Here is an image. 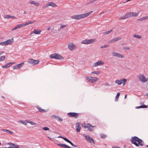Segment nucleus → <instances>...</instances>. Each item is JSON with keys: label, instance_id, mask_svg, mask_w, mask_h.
<instances>
[{"label": "nucleus", "instance_id": "59", "mask_svg": "<svg viewBox=\"0 0 148 148\" xmlns=\"http://www.w3.org/2000/svg\"><path fill=\"white\" fill-rule=\"evenodd\" d=\"M127 94H125V99H126V98H127Z\"/></svg>", "mask_w": 148, "mask_h": 148}, {"label": "nucleus", "instance_id": "56", "mask_svg": "<svg viewBox=\"0 0 148 148\" xmlns=\"http://www.w3.org/2000/svg\"><path fill=\"white\" fill-rule=\"evenodd\" d=\"M3 51H1L0 52V56L2 55V54L3 53Z\"/></svg>", "mask_w": 148, "mask_h": 148}, {"label": "nucleus", "instance_id": "48", "mask_svg": "<svg viewBox=\"0 0 148 148\" xmlns=\"http://www.w3.org/2000/svg\"><path fill=\"white\" fill-rule=\"evenodd\" d=\"M42 129L44 130H49V128L47 127H43Z\"/></svg>", "mask_w": 148, "mask_h": 148}, {"label": "nucleus", "instance_id": "15", "mask_svg": "<svg viewBox=\"0 0 148 148\" xmlns=\"http://www.w3.org/2000/svg\"><path fill=\"white\" fill-rule=\"evenodd\" d=\"M24 63L23 62L21 63L20 64H17L16 66H13V68L14 69H18L21 68L23 65Z\"/></svg>", "mask_w": 148, "mask_h": 148}, {"label": "nucleus", "instance_id": "26", "mask_svg": "<svg viewBox=\"0 0 148 148\" xmlns=\"http://www.w3.org/2000/svg\"><path fill=\"white\" fill-rule=\"evenodd\" d=\"M1 130L2 131L5 132L7 133H9V134H12L13 133L12 132V131H11L8 130H7V129H1Z\"/></svg>", "mask_w": 148, "mask_h": 148}, {"label": "nucleus", "instance_id": "2", "mask_svg": "<svg viewBox=\"0 0 148 148\" xmlns=\"http://www.w3.org/2000/svg\"><path fill=\"white\" fill-rule=\"evenodd\" d=\"M93 11H91L85 14H83L79 15H75L71 16V18L73 19H76L77 20H79L82 18H85L90 14L93 12Z\"/></svg>", "mask_w": 148, "mask_h": 148}, {"label": "nucleus", "instance_id": "11", "mask_svg": "<svg viewBox=\"0 0 148 148\" xmlns=\"http://www.w3.org/2000/svg\"><path fill=\"white\" fill-rule=\"evenodd\" d=\"M94 126H92L89 123L87 124L86 125H85L84 127L85 128H87L88 130L90 131H92L93 130V127Z\"/></svg>", "mask_w": 148, "mask_h": 148}, {"label": "nucleus", "instance_id": "5", "mask_svg": "<svg viewBox=\"0 0 148 148\" xmlns=\"http://www.w3.org/2000/svg\"><path fill=\"white\" fill-rule=\"evenodd\" d=\"M49 57L52 58H54L58 60L61 59L62 56L57 53H54L50 55Z\"/></svg>", "mask_w": 148, "mask_h": 148}, {"label": "nucleus", "instance_id": "4", "mask_svg": "<svg viewBox=\"0 0 148 148\" xmlns=\"http://www.w3.org/2000/svg\"><path fill=\"white\" fill-rule=\"evenodd\" d=\"M127 82V79H121L120 80H116L115 81V83L119 85L121 84L122 83L123 85L124 86L126 84Z\"/></svg>", "mask_w": 148, "mask_h": 148}, {"label": "nucleus", "instance_id": "3", "mask_svg": "<svg viewBox=\"0 0 148 148\" xmlns=\"http://www.w3.org/2000/svg\"><path fill=\"white\" fill-rule=\"evenodd\" d=\"M13 42V38L6 40L5 41L0 42V45L2 46H6L8 45L11 44Z\"/></svg>", "mask_w": 148, "mask_h": 148}, {"label": "nucleus", "instance_id": "38", "mask_svg": "<svg viewBox=\"0 0 148 148\" xmlns=\"http://www.w3.org/2000/svg\"><path fill=\"white\" fill-rule=\"evenodd\" d=\"M127 18L125 14L123 16L119 18V19H125Z\"/></svg>", "mask_w": 148, "mask_h": 148}, {"label": "nucleus", "instance_id": "42", "mask_svg": "<svg viewBox=\"0 0 148 148\" xmlns=\"http://www.w3.org/2000/svg\"><path fill=\"white\" fill-rule=\"evenodd\" d=\"M56 119L57 120L60 121H62V119L61 118L58 116H57V118H56Z\"/></svg>", "mask_w": 148, "mask_h": 148}, {"label": "nucleus", "instance_id": "1", "mask_svg": "<svg viewBox=\"0 0 148 148\" xmlns=\"http://www.w3.org/2000/svg\"><path fill=\"white\" fill-rule=\"evenodd\" d=\"M131 143L135 145L136 147H139V145L142 146L144 145L143 141L140 139L136 136H134L131 138Z\"/></svg>", "mask_w": 148, "mask_h": 148}, {"label": "nucleus", "instance_id": "34", "mask_svg": "<svg viewBox=\"0 0 148 148\" xmlns=\"http://www.w3.org/2000/svg\"><path fill=\"white\" fill-rule=\"evenodd\" d=\"M138 15V13L135 12H132V16H134V17L137 16Z\"/></svg>", "mask_w": 148, "mask_h": 148}, {"label": "nucleus", "instance_id": "40", "mask_svg": "<svg viewBox=\"0 0 148 148\" xmlns=\"http://www.w3.org/2000/svg\"><path fill=\"white\" fill-rule=\"evenodd\" d=\"M19 122L25 125H27L26 123H25V122L24 121H23V120H21V121H19Z\"/></svg>", "mask_w": 148, "mask_h": 148}, {"label": "nucleus", "instance_id": "16", "mask_svg": "<svg viewBox=\"0 0 148 148\" xmlns=\"http://www.w3.org/2000/svg\"><path fill=\"white\" fill-rule=\"evenodd\" d=\"M23 26H24V24H20L17 25L14 28H13L12 30V31L14 30L15 29H17Z\"/></svg>", "mask_w": 148, "mask_h": 148}, {"label": "nucleus", "instance_id": "31", "mask_svg": "<svg viewBox=\"0 0 148 148\" xmlns=\"http://www.w3.org/2000/svg\"><path fill=\"white\" fill-rule=\"evenodd\" d=\"M133 37L137 39H140L142 38L141 36L136 34H134Z\"/></svg>", "mask_w": 148, "mask_h": 148}, {"label": "nucleus", "instance_id": "47", "mask_svg": "<svg viewBox=\"0 0 148 148\" xmlns=\"http://www.w3.org/2000/svg\"><path fill=\"white\" fill-rule=\"evenodd\" d=\"M123 49L125 50H129L130 49V48L129 47H123Z\"/></svg>", "mask_w": 148, "mask_h": 148}, {"label": "nucleus", "instance_id": "23", "mask_svg": "<svg viewBox=\"0 0 148 148\" xmlns=\"http://www.w3.org/2000/svg\"><path fill=\"white\" fill-rule=\"evenodd\" d=\"M36 107L38 109L39 111L41 112H47L46 110L41 109V108L38 106H37Z\"/></svg>", "mask_w": 148, "mask_h": 148}, {"label": "nucleus", "instance_id": "19", "mask_svg": "<svg viewBox=\"0 0 148 148\" xmlns=\"http://www.w3.org/2000/svg\"><path fill=\"white\" fill-rule=\"evenodd\" d=\"M7 144L10 145L11 148H17V147L18 145L11 143H7Z\"/></svg>", "mask_w": 148, "mask_h": 148}, {"label": "nucleus", "instance_id": "52", "mask_svg": "<svg viewBox=\"0 0 148 148\" xmlns=\"http://www.w3.org/2000/svg\"><path fill=\"white\" fill-rule=\"evenodd\" d=\"M14 62H9V63H7V64H8V66L9 67V66H10L12 64H14Z\"/></svg>", "mask_w": 148, "mask_h": 148}, {"label": "nucleus", "instance_id": "12", "mask_svg": "<svg viewBox=\"0 0 148 148\" xmlns=\"http://www.w3.org/2000/svg\"><path fill=\"white\" fill-rule=\"evenodd\" d=\"M68 115L70 117H75L77 118L78 116V113L75 112H70L68 114Z\"/></svg>", "mask_w": 148, "mask_h": 148}, {"label": "nucleus", "instance_id": "6", "mask_svg": "<svg viewBox=\"0 0 148 148\" xmlns=\"http://www.w3.org/2000/svg\"><path fill=\"white\" fill-rule=\"evenodd\" d=\"M95 42V40L94 39H91L89 40L85 39L82 41V43L84 44H89L93 43Z\"/></svg>", "mask_w": 148, "mask_h": 148}, {"label": "nucleus", "instance_id": "36", "mask_svg": "<svg viewBox=\"0 0 148 148\" xmlns=\"http://www.w3.org/2000/svg\"><path fill=\"white\" fill-rule=\"evenodd\" d=\"M112 31V30L111 29V30H110L108 31L104 32H103V34L107 35V34H108L110 33Z\"/></svg>", "mask_w": 148, "mask_h": 148}, {"label": "nucleus", "instance_id": "33", "mask_svg": "<svg viewBox=\"0 0 148 148\" xmlns=\"http://www.w3.org/2000/svg\"><path fill=\"white\" fill-rule=\"evenodd\" d=\"M116 57L120 58H124V56L118 53Z\"/></svg>", "mask_w": 148, "mask_h": 148}, {"label": "nucleus", "instance_id": "27", "mask_svg": "<svg viewBox=\"0 0 148 148\" xmlns=\"http://www.w3.org/2000/svg\"><path fill=\"white\" fill-rule=\"evenodd\" d=\"M41 32V31H38L37 29H34L33 33L36 34H40Z\"/></svg>", "mask_w": 148, "mask_h": 148}, {"label": "nucleus", "instance_id": "13", "mask_svg": "<svg viewBox=\"0 0 148 148\" xmlns=\"http://www.w3.org/2000/svg\"><path fill=\"white\" fill-rule=\"evenodd\" d=\"M103 64L104 62L103 61L101 60H99L94 64L93 65V66L95 67L101 65Z\"/></svg>", "mask_w": 148, "mask_h": 148}, {"label": "nucleus", "instance_id": "32", "mask_svg": "<svg viewBox=\"0 0 148 148\" xmlns=\"http://www.w3.org/2000/svg\"><path fill=\"white\" fill-rule=\"evenodd\" d=\"M100 73V71H95L91 72V73L97 75L99 74Z\"/></svg>", "mask_w": 148, "mask_h": 148}, {"label": "nucleus", "instance_id": "28", "mask_svg": "<svg viewBox=\"0 0 148 148\" xmlns=\"http://www.w3.org/2000/svg\"><path fill=\"white\" fill-rule=\"evenodd\" d=\"M148 18V16H145L139 18L138 19V21H141L145 20Z\"/></svg>", "mask_w": 148, "mask_h": 148}, {"label": "nucleus", "instance_id": "63", "mask_svg": "<svg viewBox=\"0 0 148 148\" xmlns=\"http://www.w3.org/2000/svg\"><path fill=\"white\" fill-rule=\"evenodd\" d=\"M146 96L148 97V93H146Z\"/></svg>", "mask_w": 148, "mask_h": 148}, {"label": "nucleus", "instance_id": "20", "mask_svg": "<svg viewBox=\"0 0 148 148\" xmlns=\"http://www.w3.org/2000/svg\"><path fill=\"white\" fill-rule=\"evenodd\" d=\"M29 3L31 4H34L37 6H39V3L35 1H30Z\"/></svg>", "mask_w": 148, "mask_h": 148}, {"label": "nucleus", "instance_id": "29", "mask_svg": "<svg viewBox=\"0 0 148 148\" xmlns=\"http://www.w3.org/2000/svg\"><path fill=\"white\" fill-rule=\"evenodd\" d=\"M127 18L132 16V12H130L126 13L125 14Z\"/></svg>", "mask_w": 148, "mask_h": 148}, {"label": "nucleus", "instance_id": "30", "mask_svg": "<svg viewBox=\"0 0 148 148\" xmlns=\"http://www.w3.org/2000/svg\"><path fill=\"white\" fill-rule=\"evenodd\" d=\"M148 107V106L146 105H144L142 106H138L136 107V108L137 109H139L140 108H147Z\"/></svg>", "mask_w": 148, "mask_h": 148}, {"label": "nucleus", "instance_id": "61", "mask_svg": "<svg viewBox=\"0 0 148 148\" xmlns=\"http://www.w3.org/2000/svg\"><path fill=\"white\" fill-rule=\"evenodd\" d=\"M85 125H84V124H82V127H84V126Z\"/></svg>", "mask_w": 148, "mask_h": 148}, {"label": "nucleus", "instance_id": "44", "mask_svg": "<svg viewBox=\"0 0 148 148\" xmlns=\"http://www.w3.org/2000/svg\"><path fill=\"white\" fill-rule=\"evenodd\" d=\"M109 46V45H106L103 46H101V48H107Z\"/></svg>", "mask_w": 148, "mask_h": 148}, {"label": "nucleus", "instance_id": "45", "mask_svg": "<svg viewBox=\"0 0 148 148\" xmlns=\"http://www.w3.org/2000/svg\"><path fill=\"white\" fill-rule=\"evenodd\" d=\"M100 136L101 137V138H105L106 136V135L104 134H101L100 135Z\"/></svg>", "mask_w": 148, "mask_h": 148}, {"label": "nucleus", "instance_id": "37", "mask_svg": "<svg viewBox=\"0 0 148 148\" xmlns=\"http://www.w3.org/2000/svg\"><path fill=\"white\" fill-rule=\"evenodd\" d=\"M49 6V5H48V2L46 3V4L43 5L42 7V8L43 9H46V8H47V7H48Z\"/></svg>", "mask_w": 148, "mask_h": 148}, {"label": "nucleus", "instance_id": "43", "mask_svg": "<svg viewBox=\"0 0 148 148\" xmlns=\"http://www.w3.org/2000/svg\"><path fill=\"white\" fill-rule=\"evenodd\" d=\"M5 57L4 56H3L0 57V61L4 60L5 59Z\"/></svg>", "mask_w": 148, "mask_h": 148}, {"label": "nucleus", "instance_id": "62", "mask_svg": "<svg viewBox=\"0 0 148 148\" xmlns=\"http://www.w3.org/2000/svg\"><path fill=\"white\" fill-rule=\"evenodd\" d=\"M11 148V147H10H10H4V148Z\"/></svg>", "mask_w": 148, "mask_h": 148}, {"label": "nucleus", "instance_id": "41", "mask_svg": "<svg viewBox=\"0 0 148 148\" xmlns=\"http://www.w3.org/2000/svg\"><path fill=\"white\" fill-rule=\"evenodd\" d=\"M63 139L65 141H66L67 142L69 143H70V142H71L68 139L64 137V138H63Z\"/></svg>", "mask_w": 148, "mask_h": 148}, {"label": "nucleus", "instance_id": "46", "mask_svg": "<svg viewBox=\"0 0 148 148\" xmlns=\"http://www.w3.org/2000/svg\"><path fill=\"white\" fill-rule=\"evenodd\" d=\"M118 53H116L115 52H113L112 53V55L113 56L116 57Z\"/></svg>", "mask_w": 148, "mask_h": 148}, {"label": "nucleus", "instance_id": "64", "mask_svg": "<svg viewBox=\"0 0 148 148\" xmlns=\"http://www.w3.org/2000/svg\"><path fill=\"white\" fill-rule=\"evenodd\" d=\"M26 13V12L25 11H24L23 14H25Z\"/></svg>", "mask_w": 148, "mask_h": 148}, {"label": "nucleus", "instance_id": "50", "mask_svg": "<svg viewBox=\"0 0 148 148\" xmlns=\"http://www.w3.org/2000/svg\"><path fill=\"white\" fill-rule=\"evenodd\" d=\"M57 116L55 115H53L51 116V118L52 119H56V118H57Z\"/></svg>", "mask_w": 148, "mask_h": 148}, {"label": "nucleus", "instance_id": "35", "mask_svg": "<svg viewBox=\"0 0 148 148\" xmlns=\"http://www.w3.org/2000/svg\"><path fill=\"white\" fill-rule=\"evenodd\" d=\"M120 95V92H118L117 93L116 97H115V101H117V99L119 98Z\"/></svg>", "mask_w": 148, "mask_h": 148}, {"label": "nucleus", "instance_id": "39", "mask_svg": "<svg viewBox=\"0 0 148 148\" xmlns=\"http://www.w3.org/2000/svg\"><path fill=\"white\" fill-rule=\"evenodd\" d=\"M4 18H10L11 16L8 15H6L3 16Z\"/></svg>", "mask_w": 148, "mask_h": 148}, {"label": "nucleus", "instance_id": "54", "mask_svg": "<svg viewBox=\"0 0 148 148\" xmlns=\"http://www.w3.org/2000/svg\"><path fill=\"white\" fill-rule=\"evenodd\" d=\"M66 25H61V27H60V29H58V30L60 29L61 28H64V27H66Z\"/></svg>", "mask_w": 148, "mask_h": 148}, {"label": "nucleus", "instance_id": "60", "mask_svg": "<svg viewBox=\"0 0 148 148\" xmlns=\"http://www.w3.org/2000/svg\"><path fill=\"white\" fill-rule=\"evenodd\" d=\"M105 84L106 86H108L109 85V84L108 83H106Z\"/></svg>", "mask_w": 148, "mask_h": 148}, {"label": "nucleus", "instance_id": "9", "mask_svg": "<svg viewBox=\"0 0 148 148\" xmlns=\"http://www.w3.org/2000/svg\"><path fill=\"white\" fill-rule=\"evenodd\" d=\"M86 78L90 82H95L99 80L98 78L95 77H87Z\"/></svg>", "mask_w": 148, "mask_h": 148}, {"label": "nucleus", "instance_id": "10", "mask_svg": "<svg viewBox=\"0 0 148 148\" xmlns=\"http://www.w3.org/2000/svg\"><path fill=\"white\" fill-rule=\"evenodd\" d=\"M39 62V61L38 60H34L33 59H30L29 60L28 63L35 65L38 64Z\"/></svg>", "mask_w": 148, "mask_h": 148}, {"label": "nucleus", "instance_id": "14", "mask_svg": "<svg viewBox=\"0 0 148 148\" xmlns=\"http://www.w3.org/2000/svg\"><path fill=\"white\" fill-rule=\"evenodd\" d=\"M80 123L79 122H77L75 124L76 130L77 132H79L81 129L80 126Z\"/></svg>", "mask_w": 148, "mask_h": 148}, {"label": "nucleus", "instance_id": "24", "mask_svg": "<svg viewBox=\"0 0 148 148\" xmlns=\"http://www.w3.org/2000/svg\"><path fill=\"white\" fill-rule=\"evenodd\" d=\"M35 22V21H29L28 22H26L25 23V24H24V26L29 25L32 23H33Z\"/></svg>", "mask_w": 148, "mask_h": 148}, {"label": "nucleus", "instance_id": "51", "mask_svg": "<svg viewBox=\"0 0 148 148\" xmlns=\"http://www.w3.org/2000/svg\"><path fill=\"white\" fill-rule=\"evenodd\" d=\"M57 116L55 115H53L51 116V118L52 119H56V118H57Z\"/></svg>", "mask_w": 148, "mask_h": 148}, {"label": "nucleus", "instance_id": "55", "mask_svg": "<svg viewBox=\"0 0 148 148\" xmlns=\"http://www.w3.org/2000/svg\"><path fill=\"white\" fill-rule=\"evenodd\" d=\"M11 19H16V17L14 16H11Z\"/></svg>", "mask_w": 148, "mask_h": 148}, {"label": "nucleus", "instance_id": "49", "mask_svg": "<svg viewBox=\"0 0 148 148\" xmlns=\"http://www.w3.org/2000/svg\"><path fill=\"white\" fill-rule=\"evenodd\" d=\"M2 67L3 68H6L8 67V64H5V65L3 66H2Z\"/></svg>", "mask_w": 148, "mask_h": 148}, {"label": "nucleus", "instance_id": "57", "mask_svg": "<svg viewBox=\"0 0 148 148\" xmlns=\"http://www.w3.org/2000/svg\"><path fill=\"white\" fill-rule=\"evenodd\" d=\"M58 138H63H63H64V137L62 136H58Z\"/></svg>", "mask_w": 148, "mask_h": 148}, {"label": "nucleus", "instance_id": "7", "mask_svg": "<svg viewBox=\"0 0 148 148\" xmlns=\"http://www.w3.org/2000/svg\"><path fill=\"white\" fill-rule=\"evenodd\" d=\"M139 80L141 82L145 83L147 81V79L145 76L142 74H140L138 77Z\"/></svg>", "mask_w": 148, "mask_h": 148}, {"label": "nucleus", "instance_id": "8", "mask_svg": "<svg viewBox=\"0 0 148 148\" xmlns=\"http://www.w3.org/2000/svg\"><path fill=\"white\" fill-rule=\"evenodd\" d=\"M83 136L86 138L89 142L91 143H93L94 145L95 144V143L93 139L90 137L89 135L84 134L83 135Z\"/></svg>", "mask_w": 148, "mask_h": 148}, {"label": "nucleus", "instance_id": "21", "mask_svg": "<svg viewBox=\"0 0 148 148\" xmlns=\"http://www.w3.org/2000/svg\"><path fill=\"white\" fill-rule=\"evenodd\" d=\"M48 5L51 6L52 7H56L57 6V5L52 2H49Z\"/></svg>", "mask_w": 148, "mask_h": 148}, {"label": "nucleus", "instance_id": "22", "mask_svg": "<svg viewBox=\"0 0 148 148\" xmlns=\"http://www.w3.org/2000/svg\"><path fill=\"white\" fill-rule=\"evenodd\" d=\"M57 145L59 146L64 148H70V147L64 144H61L60 143L57 144Z\"/></svg>", "mask_w": 148, "mask_h": 148}, {"label": "nucleus", "instance_id": "25", "mask_svg": "<svg viewBox=\"0 0 148 148\" xmlns=\"http://www.w3.org/2000/svg\"><path fill=\"white\" fill-rule=\"evenodd\" d=\"M25 121L27 123H29L32 125H37V124L35 123V122L33 121H30L29 120H26Z\"/></svg>", "mask_w": 148, "mask_h": 148}, {"label": "nucleus", "instance_id": "53", "mask_svg": "<svg viewBox=\"0 0 148 148\" xmlns=\"http://www.w3.org/2000/svg\"><path fill=\"white\" fill-rule=\"evenodd\" d=\"M70 144H71V145L72 146H73V147H77V146L74 145L71 142H70V143H69Z\"/></svg>", "mask_w": 148, "mask_h": 148}, {"label": "nucleus", "instance_id": "17", "mask_svg": "<svg viewBox=\"0 0 148 148\" xmlns=\"http://www.w3.org/2000/svg\"><path fill=\"white\" fill-rule=\"evenodd\" d=\"M68 48L71 51L72 50L74 47H75V45L72 43H70L68 45Z\"/></svg>", "mask_w": 148, "mask_h": 148}, {"label": "nucleus", "instance_id": "58", "mask_svg": "<svg viewBox=\"0 0 148 148\" xmlns=\"http://www.w3.org/2000/svg\"><path fill=\"white\" fill-rule=\"evenodd\" d=\"M50 29V27H49L48 28H47V30L49 31V30Z\"/></svg>", "mask_w": 148, "mask_h": 148}, {"label": "nucleus", "instance_id": "18", "mask_svg": "<svg viewBox=\"0 0 148 148\" xmlns=\"http://www.w3.org/2000/svg\"><path fill=\"white\" fill-rule=\"evenodd\" d=\"M121 37H117V38H115L112 40H110L109 41V43H111L112 42H114L118 40H121Z\"/></svg>", "mask_w": 148, "mask_h": 148}]
</instances>
